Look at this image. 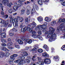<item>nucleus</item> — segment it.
<instances>
[{
    "instance_id": "nucleus-60",
    "label": "nucleus",
    "mask_w": 65,
    "mask_h": 65,
    "mask_svg": "<svg viewBox=\"0 0 65 65\" xmlns=\"http://www.w3.org/2000/svg\"><path fill=\"white\" fill-rule=\"evenodd\" d=\"M39 61H41V58L40 57H38Z\"/></svg>"
},
{
    "instance_id": "nucleus-55",
    "label": "nucleus",
    "mask_w": 65,
    "mask_h": 65,
    "mask_svg": "<svg viewBox=\"0 0 65 65\" xmlns=\"http://www.w3.org/2000/svg\"><path fill=\"white\" fill-rule=\"evenodd\" d=\"M25 0H19L18 1V2H23V1H24Z\"/></svg>"
},
{
    "instance_id": "nucleus-36",
    "label": "nucleus",
    "mask_w": 65,
    "mask_h": 65,
    "mask_svg": "<svg viewBox=\"0 0 65 65\" xmlns=\"http://www.w3.org/2000/svg\"><path fill=\"white\" fill-rule=\"evenodd\" d=\"M38 51L39 53H42V52H43V51L41 49H39Z\"/></svg>"
},
{
    "instance_id": "nucleus-29",
    "label": "nucleus",
    "mask_w": 65,
    "mask_h": 65,
    "mask_svg": "<svg viewBox=\"0 0 65 65\" xmlns=\"http://www.w3.org/2000/svg\"><path fill=\"white\" fill-rule=\"evenodd\" d=\"M38 47L36 46L34 47L33 49L32 50V51H37L38 49Z\"/></svg>"
},
{
    "instance_id": "nucleus-46",
    "label": "nucleus",
    "mask_w": 65,
    "mask_h": 65,
    "mask_svg": "<svg viewBox=\"0 0 65 65\" xmlns=\"http://www.w3.org/2000/svg\"><path fill=\"white\" fill-rule=\"evenodd\" d=\"M52 25H55V24H56V21H54L52 23Z\"/></svg>"
},
{
    "instance_id": "nucleus-63",
    "label": "nucleus",
    "mask_w": 65,
    "mask_h": 65,
    "mask_svg": "<svg viewBox=\"0 0 65 65\" xmlns=\"http://www.w3.org/2000/svg\"><path fill=\"white\" fill-rule=\"evenodd\" d=\"M59 58V57L58 56H56L55 57V60H57Z\"/></svg>"
},
{
    "instance_id": "nucleus-39",
    "label": "nucleus",
    "mask_w": 65,
    "mask_h": 65,
    "mask_svg": "<svg viewBox=\"0 0 65 65\" xmlns=\"http://www.w3.org/2000/svg\"><path fill=\"white\" fill-rule=\"evenodd\" d=\"M15 47L17 48H18V49H20V46L18 45H15Z\"/></svg>"
},
{
    "instance_id": "nucleus-48",
    "label": "nucleus",
    "mask_w": 65,
    "mask_h": 65,
    "mask_svg": "<svg viewBox=\"0 0 65 65\" xmlns=\"http://www.w3.org/2000/svg\"><path fill=\"white\" fill-rule=\"evenodd\" d=\"M43 2H48L49 0H42Z\"/></svg>"
},
{
    "instance_id": "nucleus-54",
    "label": "nucleus",
    "mask_w": 65,
    "mask_h": 65,
    "mask_svg": "<svg viewBox=\"0 0 65 65\" xmlns=\"http://www.w3.org/2000/svg\"><path fill=\"white\" fill-rule=\"evenodd\" d=\"M3 24H4V26H5V27H6V26H7L8 24L7 23H5H5H3Z\"/></svg>"
},
{
    "instance_id": "nucleus-8",
    "label": "nucleus",
    "mask_w": 65,
    "mask_h": 65,
    "mask_svg": "<svg viewBox=\"0 0 65 65\" xmlns=\"http://www.w3.org/2000/svg\"><path fill=\"white\" fill-rule=\"evenodd\" d=\"M44 62L46 64H48L51 63V60L47 58H45Z\"/></svg>"
},
{
    "instance_id": "nucleus-1",
    "label": "nucleus",
    "mask_w": 65,
    "mask_h": 65,
    "mask_svg": "<svg viewBox=\"0 0 65 65\" xmlns=\"http://www.w3.org/2000/svg\"><path fill=\"white\" fill-rule=\"evenodd\" d=\"M55 30V29L52 27H50L49 28V31H50V32L48 35L47 37L48 38L50 37L49 40L51 42L53 40L54 37L55 38L56 36V34H55V33H54L53 35V33H54Z\"/></svg>"
},
{
    "instance_id": "nucleus-44",
    "label": "nucleus",
    "mask_w": 65,
    "mask_h": 65,
    "mask_svg": "<svg viewBox=\"0 0 65 65\" xmlns=\"http://www.w3.org/2000/svg\"><path fill=\"white\" fill-rule=\"evenodd\" d=\"M23 29H24V31H26L27 30H28V28H27V27H25L24 28H23Z\"/></svg>"
},
{
    "instance_id": "nucleus-33",
    "label": "nucleus",
    "mask_w": 65,
    "mask_h": 65,
    "mask_svg": "<svg viewBox=\"0 0 65 65\" xmlns=\"http://www.w3.org/2000/svg\"><path fill=\"white\" fill-rule=\"evenodd\" d=\"M14 57L13 56H10V60H12V61H13L14 60Z\"/></svg>"
},
{
    "instance_id": "nucleus-43",
    "label": "nucleus",
    "mask_w": 65,
    "mask_h": 65,
    "mask_svg": "<svg viewBox=\"0 0 65 65\" xmlns=\"http://www.w3.org/2000/svg\"><path fill=\"white\" fill-rule=\"evenodd\" d=\"M62 50H63V51L65 50V45H63L62 47Z\"/></svg>"
},
{
    "instance_id": "nucleus-38",
    "label": "nucleus",
    "mask_w": 65,
    "mask_h": 65,
    "mask_svg": "<svg viewBox=\"0 0 65 65\" xmlns=\"http://www.w3.org/2000/svg\"><path fill=\"white\" fill-rule=\"evenodd\" d=\"M30 20V19L28 18H25V22L27 23L28 22H29Z\"/></svg>"
},
{
    "instance_id": "nucleus-52",
    "label": "nucleus",
    "mask_w": 65,
    "mask_h": 65,
    "mask_svg": "<svg viewBox=\"0 0 65 65\" xmlns=\"http://www.w3.org/2000/svg\"><path fill=\"white\" fill-rule=\"evenodd\" d=\"M8 48L9 50H12V49H13V47H8Z\"/></svg>"
},
{
    "instance_id": "nucleus-25",
    "label": "nucleus",
    "mask_w": 65,
    "mask_h": 65,
    "mask_svg": "<svg viewBox=\"0 0 65 65\" xmlns=\"http://www.w3.org/2000/svg\"><path fill=\"white\" fill-rule=\"evenodd\" d=\"M19 21L20 23H23L24 21V19H23V18L22 17H20V19H19Z\"/></svg>"
},
{
    "instance_id": "nucleus-22",
    "label": "nucleus",
    "mask_w": 65,
    "mask_h": 65,
    "mask_svg": "<svg viewBox=\"0 0 65 65\" xmlns=\"http://www.w3.org/2000/svg\"><path fill=\"white\" fill-rule=\"evenodd\" d=\"M37 2L38 4L40 5H42V2L41 0H38Z\"/></svg>"
},
{
    "instance_id": "nucleus-12",
    "label": "nucleus",
    "mask_w": 65,
    "mask_h": 65,
    "mask_svg": "<svg viewBox=\"0 0 65 65\" xmlns=\"http://www.w3.org/2000/svg\"><path fill=\"white\" fill-rule=\"evenodd\" d=\"M31 24V25L30 27L32 28H34L36 26V24L34 22H33Z\"/></svg>"
},
{
    "instance_id": "nucleus-47",
    "label": "nucleus",
    "mask_w": 65,
    "mask_h": 65,
    "mask_svg": "<svg viewBox=\"0 0 65 65\" xmlns=\"http://www.w3.org/2000/svg\"><path fill=\"white\" fill-rule=\"evenodd\" d=\"M25 61H26V62L27 63H30V60L28 59H25Z\"/></svg>"
},
{
    "instance_id": "nucleus-58",
    "label": "nucleus",
    "mask_w": 65,
    "mask_h": 65,
    "mask_svg": "<svg viewBox=\"0 0 65 65\" xmlns=\"http://www.w3.org/2000/svg\"><path fill=\"white\" fill-rule=\"evenodd\" d=\"M24 26H23V27L21 29V32H25V31H24V29L23 28V27Z\"/></svg>"
},
{
    "instance_id": "nucleus-51",
    "label": "nucleus",
    "mask_w": 65,
    "mask_h": 65,
    "mask_svg": "<svg viewBox=\"0 0 65 65\" xmlns=\"http://www.w3.org/2000/svg\"><path fill=\"white\" fill-rule=\"evenodd\" d=\"M35 58V56H34L33 57V58H32V60L34 61H35L36 59H34V58Z\"/></svg>"
},
{
    "instance_id": "nucleus-20",
    "label": "nucleus",
    "mask_w": 65,
    "mask_h": 65,
    "mask_svg": "<svg viewBox=\"0 0 65 65\" xmlns=\"http://www.w3.org/2000/svg\"><path fill=\"white\" fill-rule=\"evenodd\" d=\"M43 48H45L46 51H48V47L47 46V45H44L43 47Z\"/></svg>"
},
{
    "instance_id": "nucleus-19",
    "label": "nucleus",
    "mask_w": 65,
    "mask_h": 65,
    "mask_svg": "<svg viewBox=\"0 0 65 65\" xmlns=\"http://www.w3.org/2000/svg\"><path fill=\"white\" fill-rule=\"evenodd\" d=\"M45 20L47 22H49L51 21V19L46 17L45 19Z\"/></svg>"
},
{
    "instance_id": "nucleus-23",
    "label": "nucleus",
    "mask_w": 65,
    "mask_h": 65,
    "mask_svg": "<svg viewBox=\"0 0 65 65\" xmlns=\"http://www.w3.org/2000/svg\"><path fill=\"white\" fill-rule=\"evenodd\" d=\"M37 37L39 38V39L40 40H43V39L39 35L37 36Z\"/></svg>"
},
{
    "instance_id": "nucleus-28",
    "label": "nucleus",
    "mask_w": 65,
    "mask_h": 65,
    "mask_svg": "<svg viewBox=\"0 0 65 65\" xmlns=\"http://www.w3.org/2000/svg\"><path fill=\"white\" fill-rule=\"evenodd\" d=\"M23 55L24 56H28V54L25 51L23 53Z\"/></svg>"
},
{
    "instance_id": "nucleus-32",
    "label": "nucleus",
    "mask_w": 65,
    "mask_h": 65,
    "mask_svg": "<svg viewBox=\"0 0 65 65\" xmlns=\"http://www.w3.org/2000/svg\"><path fill=\"white\" fill-rule=\"evenodd\" d=\"M26 9L27 10H29L30 11L31 10V8H30V7L29 6H28L26 7Z\"/></svg>"
},
{
    "instance_id": "nucleus-40",
    "label": "nucleus",
    "mask_w": 65,
    "mask_h": 65,
    "mask_svg": "<svg viewBox=\"0 0 65 65\" xmlns=\"http://www.w3.org/2000/svg\"><path fill=\"white\" fill-rule=\"evenodd\" d=\"M5 56L8 57L9 55V52H6L5 53Z\"/></svg>"
},
{
    "instance_id": "nucleus-11",
    "label": "nucleus",
    "mask_w": 65,
    "mask_h": 65,
    "mask_svg": "<svg viewBox=\"0 0 65 65\" xmlns=\"http://www.w3.org/2000/svg\"><path fill=\"white\" fill-rule=\"evenodd\" d=\"M35 8L33 7H32V9H31V14H33V13H35V14H37V12H36L35 10V9L34 8Z\"/></svg>"
},
{
    "instance_id": "nucleus-2",
    "label": "nucleus",
    "mask_w": 65,
    "mask_h": 65,
    "mask_svg": "<svg viewBox=\"0 0 65 65\" xmlns=\"http://www.w3.org/2000/svg\"><path fill=\"white\" fill-rule=\"evenodd\" d=\"M43 25H40L38 26V28L39 29V30H41L43 31V32L44 33V34H48L49 33L50 31H45V30L44 28V26H43Z\"/></svg>"
},
{
    "instance_id": "nucleus-24",
    "label": "nucleus",
    "mask_w": 65,
    "mask_h": 65,
    "mask_svg": "<svg viewBox=\"0 0 65 65\" xmlns=\"http://www.w3.org/2000/svg\"><path fill=\"white\" fill-rule=\"evenodd\" d=\"M38 20L39 22H41L43 21V18L41 17H40L38 18Z\"/></svg>"
},
{
    "instance_id": "nucleus-26",
    "label": "nucleus",
    "mask_w": 65,
    "mask_h": 65,
    "mask_svg": "<svg viewBox=\"0 0 65 65\" xmlns=\"http://www.w3.org/2000/svg\"><path fill=\"white\" fill-rule=\"evenodd\" d=\"M18 42L19 44H23V41L21 40L18 39L17 41Z\"/></svg>"
},
{
    "instance_id": "nucleus-34",
    "label": "nucleus",
    "mask_w": 65,
    "mask_h": 65,
    "mask_svg": "<svg viewBox=\"0 0 65 65\" xmlns=\"http://www.w3.org/2000/svg\"><path fill=\"white\" fill-rule=\"evenodd\" d=\"M12 9H10L8 11L9 13H12Z\"/></svg>"
},
{
    "instance_id": "nucleus-53",
    "label": "nucleus",
    "mask_w": 65,
    "mask_h": 65,
    "mask_svg": "<svg viewBox=\"0 0 65 65\" xmlns=\"http://www.w3.org/2000/svg\"><path fill=\"white\" fill-rule=\"evenodd\" d=\"M2 46H6V44L4 43L2 44Z\"/></svg>"
},
{
    "instance_id": "nucleus-16",
    "label": "nucleus",
    "mask_w": 65,
    "mask_h": 65,
    "mask_svg": "<svg viewBox=\"0 0 65 65\" xmlns=\"http://www.w3.org/2000/svg\"><path fill=\"white\" fill-rule=\"evenodd\" d=\"M43 55L44 56V57H47V58L48 57H49V55H48L47 53L46 52H44L43 53Z\"/></svg>"
},
{
    "instance_id": "nucleus-61",
    "label": "nucleus",
    "mask_w": 65,
    "mask_h": 65,
    "mask_svg": "<svg viewBox=\"0 0 65 65\" xmlns=\"http://www.w3.org/2000/svg\"><path fill=\"white\" fill-rule=\"evenodd\" d=\"M12 61H9V64H12V63H13V62L12 61Z\"/></svg>"
},
{
    "instance_id": "nucleus-42",
    "label": "nucleus",
    "mask_w": 65,
    "mask_h": 65,
    "mask_svg": "<svg viewBox=\"0 0 65 65\" xmlns=\"http://www.w3.org/2000/svg\"><path fill=\"white\" fill-rule=\"evenodd\" d=\"M1 41L3 43H6V40L4 39H2Z\"/></svg>"
},
{
    "instance_id": "nucleus-18",
    "label": "nucleus",
    "mask_w": 65,
    "mask_h": 65,
    "mask_svg": "<svg viewBox=\"0 0 65 65\" xmlns=\"http://www.w3.org/2000/svg\"><path fill=\"white\" fill-rule=\"evenodd\" d=\"M47 23L46 22H45L44 23V24H43L42 25H43V26H44V30H45V29H46V25H47Z\"/></svg>"
},
{
    "instance_id": "nucleus-3",
    "label": "nucleus",
    "mask_w": 65,
    "mask_h": 65,
    "mask_svg": "<svg viewBox=\"0 0 65 65\" xmlns=\"http://www.w3.org/2000/svg\"><path fill=\"white\" fill-rule=\"evenodd\" d=\"M1 1H3V3L5 5H7L9 7H10L12 5V3L11 2L9 4V1L8 0H0Z\"/></svg>"
},
{
    "instance_id": "nucleus-62",
    "label": "nucleus",
    "mask_w": 65,
    "mask_h": 65,
    "mask_svg": "<svg viewBox=\"0 0 65 65\" xmlns=\"http://www.w3.org/2000/svg\"><path fill=\"white\" fill-rule=\"evenodd\" d=\"M4 56V55H3V54H2V55L0 54V58H2Z\"/></svg>"
},
{
    "instance_id": "nucleus-21",
    "label": "nucleus",
    "mask_w": 65,
    "mask_h": 65,
    "mask_svg": "<svg viewBox=\"0 0 65 65\" xmlns=\"http://www.w3.org/2000/svg\"><path fill=\"white\" fill-rule=\"evenodd\" d=\"M18 7L17 6H14L13 7V9L15 11H17V10H18Z\"/></svg>"
},
{
    "instance_id": "nucleus-31",
    "label": "nucleus",
    "mask_w": 65,
    "mask_h": 65,
    "mask_svg": "<svg viewBox=\"0 0 65 65\" xmlns=\"http://www.w3.org/2000/svg\"><path fill=\"white\" fill-rule=\"evenodd\" d=\"M19 60H24L25 59V57L24 56H22L21 57H20L19 58Z\"/></svg>"
},
{
    "instance_id": "nucleus-5",
    "label": "nucleus",
    "mask_w": 65,
    "mask_h": 65,
    "mask_svg": "<svg viewBox=\"0 0 65 65\" xmlns=\"http://www.w3.org/2000/svg\"><path fill=\"white\" fill-rule=\"evenodd\" d=\"M64 27L63 26H62L61 27H60V28H57V32H60V31H62V32H65V31H64Z\"/></svg>"
},
{
    "instance_id": "nucleus-27",
    "label": "nucleus",
    "mask_w": 65,
    "mask_h": 65,
    "mask_svg": "<svg viewBox=\"0 0 65 65\" xmlns=\"http://www.w3.org/2000/svg\"><path fill=\"white\" fill-rule=\"evenodd\" d=\"M38 63L39 64L41 65H44V63L43 61H39L38 62Z\"/></svg>"
},
{
    "instance_id": "nucleus-17",
    "label": "nucleus",
    "mask_w": 65,
    "mask_h": 65,
    "mask_svg": "<svg viewBox=\"0 0 65 65\" xmlns=\"http://www.w3.org/2000/svg\"><path fill=\"white\" fill-rule=\"evenodd\" d=\"M60 2L61 3V4L64 6H65V2L64 0H60Z\"/></svg>"
},
{
    "instance_id": "nucleus-7",
    "label": "nucleus",
    "mask_w": 65,
    "mask_h": 65,
    "mask_svg": "<svg viewBox=\"0 0 65 65\" xmlns=\"http://www.w3.org/2000/svg\"><path fill=\"white\" fill-rule=\"evenodd\" d=\"M15 63H20V64H22V63H25V61L24 60H21L19 59L18 60H16L14 61Z\"/></svg>"
},
{
    "instance_id": "nucleus-14",
    "label": "nucleus",
    "mask_w": 65,
    "mask_h": 65,
    "mask_svg": "<svg viewBox=\"0 0 65 65\" xmlns=\"http://www.w3.org/2000/svg\"><path fill=\"white\" fill-rule=\"evenodd\" d=\"M65 21V19H63L62 20V19H60L57 22L59 23H61V22H64Z\"/></svg>"
},
{
    "instance_id": "nucleus-30",
    "label": "nucleus",
    "mask_w": 65,
    "mask_h": 65,
    "mask_svg": "<svg viewBox=\"0 0 65 65\" xmlns=\"http://www.w3.org/2000/svg\"><path fill=\"white\" fill-rule=\"evenodd\" d=\"M5 34H5V32H4L3 33L2 35L1 36V37H2V38H3V37H4L5 36Z\"/></svg>"
},
{
    "instance_id": "nucleus-59",
    "label": "nucleus",
    "mask_w": 65,
    "mask_h": 65,
    "mask_svg": "<svg viewBox=\"0 0 65 65\" xmlns=\"http://www.w3.org/2000/svg\"><path fill=\"white\" fill-rule=\"evenodd\" d=\"M19 3H20L19 4L20 6H21L22 5H23V3L22 2H19Z\"/></svg>"
},
{
    "instance_id": "nucleus-49",
    "label": "nucleus",
    "mask_w": 65,
    "mask_h": 65,
    "mask_svg": "<svg viewBox=\"0 0 65 65\" xmlns=\"http://www.w3.org/2000/svg\"><path fill=\"white\" fill-rule=\"evenodd\" d=\"M13 56L15 57H15H17L18 56V55H17V54H13Z\"/></svg>"
},
{
    "instance_id": "nucleus-56",
    "label": "nucleus",
    "mask_w": 65,
    "mask_h": 65,
    "mask_svg": "<svg viewBox=\"0 0 65 65\" xmlns=\"http://www.w3.org/2000/svg\"><path fill=\"white\" fill-rule=\"evenodd\" d=\"M38 34L40 35L41 34V31L40 30L38 31Z\"/></svg>"
},
{
    "instance_id": "nucleus-6",
    "label": "nucleus",
    "mask_w": 65,
    "mask_h": 65,
    "mask_svg": "<svg viewBox=\"0 0 65 65\" xmlns=\"http://www.w3.org/2000/svg\"><path fill=\"white\" fill-rule=\"evenodd\" d=\"M14 22L15 23V24H14V22H13V26L14 27H15L16 28L18 27V19H15L14 21Z\"/></svg>"
},
{
    "instance_id": "nucleus-64",
    "label": "nucleus",
    "mask_w": 65,
    "mask_h": 65,
    "mask_svg": "<svg viewBox=\"0 0 65 65\" xmlns=\"http://www.w3.org/2000/svg\"><path fill=\"white\" fill-rule=\"evenodd\" d=\"M30 65H36L35 63H34L33 62H31L30 64Z\"/></svg>"
},
{
    "instance_id": "nucleus-37",
    "label": "nucleus",
    "mask_w": 65,
    "mask_h": 65,
    "mask_svg": "<svg viewBox=\"0 0 65 65\" xmlns=\"http://www.w3.org/2000/svg\"><path fill=\"white\" fill-rule=\"evenodd\" d=\"M12 43L11 42H9L8 44H7L8 46H11L12 45Z\"/></svg>"
},
{
    "instance_id": "nucleus-9",
    "label": "nucleus",
    "mask_w": 65,
    "mask_h": 65,
    "mask_svg": "<svg viewBox=\"0 0 65 65\" xmlns=\"http://www.w3.org/2000/svg\"><path fill=\"white\" fill-rule=\"evenodd\" d=\"M36 32L35 31H33L32 32V37H33V38H36L37 37V36H36Z\"/></svg>"
},
{
    "instance_id": "nucleus-15",
    "label": "nucleus",
    "mask_w": 65,
    "mask_h": 65,
    "mask_svg": "<svg viewBox=\"0 0 65 65\" xmlns=\"http://www.w3.org/2000/svg\"><path fill=\"white\" fill-rule=\"evenodd\" d=\"M33 6H34L35 8V9H36L37 10H38L39 9L38 6L37 5L35 4H34L33 5Z\"/></svg>"
},
{
    "instance_id": "nucleus-45",
    "label": "nucleus",
    "mask_w": 65,
    "mask_h": 65,
    "mask_svg": "<svg viewBox=\"0 0 65 65\" xmlns=\"http://www.w3.org/2000/svg\"><path fill=\"white\" fill-rule=\"evenodd\" d=\"M12 30L13 31H15L16 32H17V31H18V29H17V28H14L12 29Z\"/></svg>"
},
{
    "instance_id": "nucleus-13",
    "label": "nucleus",
    "mask_w": 65,
    "mask_h": 65,
    "mask_svg": "<svg viewBox=\"0 0 65 65\" xmlns=\"http://www.w3.org/2000/svg\"><path fill=\"white\" fill-rule=\"evenodd\" d=\"M1 48L2 50L3 51H5L6 52H9V50H8L5 47H2Z\"/></svg>"
},
{
    "instance_id": "nucleus-4",
    "label": "nucleus",
    "mask_w": 65,
    "mask_h": 65,
    "mask_svg": "<svg viewBox=\"0 0 65 65\" xmlns=\"http://www.w3.org/2000/svg\"><path fill=\"white\" fill-rule=\"evenodd\" d=\"M21 39L23 41H25V42L26 43H31L32 42V40L30 39H25L24 38H22Z\"/></svg>"
},
{
    "instance_id": "nucleus-10",
    "label": "nucleus",
    "mask_w": 65,
    "mask_h": 65,
    "mask_svg": "<svg viewBox=\"0 0 65 65\" xmlns=\"http://www.w3.org/2000/svg\"><path fill=\"white\" fill-rule=\"evenodd\" d=\"M28 29H27V31H28L29 33H31V32H33V29H32V28L31 27L30 24L28 25Z\"/></svg>"
},
{
    "instance_id": "nucleus-57",
    "label": "nucleus",
    "mask_w": 65,
    "mask_h": 65,
    "mask_svg": "<svg viewBox=\"0 0 65 65\" xmlns=\"http://www.w3.org/2000/svg\"><path fill=\"white\" fill-rule=\"evenodd\" d=\"M10 36H13V35H14V33L12 32L11 33H10Z\"/></svg>"
},
{
    "instance_id": "nucleus-50",
    "label": "nucleus",
    "mask_w": 65,
    "mask_h": 65,
    "mask_svg": "<svg viewBox=\"0 0 65 65\" xmlns=\"http://www.w3.org/2000/svg\"><path fill=\"white\" fill-rule=\"evenodd\" d=\"M25 10L24 9H23L21 10V12L22 14H24V12H25Z\"/></svg>"
},
{
    "instance_id": "nucleus-41",
    "label": "nucleus",
    "mask_w": 65,
    "mask_h": 65,
    "mask_svg": "<svg viewBox=\"0 0 65 65\" xmlns=\"http://www.w3.org/2000/svg\"><path fill=\"white\" fill-rule=\"evenodd\" d=\"M31 12V11L30 10H27V15H29L30 13Z\"/></svg>"
},
{
    "instance_id": "nucleus-35",
    "label": "nucleus",
    "mask_w": 65,
    "mask_h": 65,
    "mask_svg": "<svg viewBox=\"0 0 65 65\" xmlns=\"http://www.w3.org/2000/svg\"><path fill=\"white\" fill-rule=\"evenodd\" d=\"M5 23V21H4V20H2L1 19H0V23Z\"/></svg>"
}]
</instances>
